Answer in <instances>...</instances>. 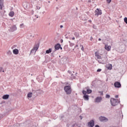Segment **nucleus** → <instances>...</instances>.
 <instances>
[{"label": "nucleus", "instance_id": "nucleus-8", "mask_svg": "<svg viewBox=\"0 0 127 127\" xmlns=\"http://www.w3.org/2000/svg\"><path fill=\"white\" fill-rule=\"evenodd\" d=\"M99 120L100 122H104L105 123L108 122L109 119L105 117L101 116L99 117Z\"/></svg>", "mask_w": 127, "mask_h": 127}, {"label": "nucleus", "instance_id": "nucleus-50", "mask_svg": "<svg viewBox=\"0 0 127 127\" xmlns=\"http://www.w3.org/2000/svg\"><path fill=\"white\" fill-rule=\"evenodd\" d=\"M76 47H78V46L77 45H76Z\"/></svg>", "mask_w": 127, "mask_h": 127}, {"label": "nucleus", "instance_id": "nucleus-24", "mask_svg": "<svg viewBox=\"0 0 127 127\" xmlns=\"http://www.w3.org/2000/svg\"><path fill=\"white\" fill-rule=\"evenodd\" d=\"M27 97H28V98H31L32 97V93L30 92V93H28Z\"/></svg>", "mask_w": 127, "mask_h": 127}, {"label": "nucleus", "instance_id": "nucleus-25", "mask_svg": "<svg viewBox=\"0 0 127 127\" xmlns=\"http://www.w3.org/2000/svg\"><path fill=\"white\" fill-rule=\"evenodd\" d=\"M0 72H4V69L1 67H0Z\"/></svg>", "mask_w": 127, "mask_h": 127}, {"label": "nucleus", "instance_id": "nucleus-17", "mask_svg": "<svg viewBox=\"0 0 127 127\" xmlns=\"http://www.w3.org/2000/svg\"><path fill=\"white\" fill-rule=\"evenodd\" d=\"M83 99L85 101H89V95H88L87 94H84Z\"/></svg>", "mask_w": 127, "mask_h": 127}, {"label": "nucleus", "instance_id": "nucleus-39", "mask_svg": "<svg viewBox=\"0 0 127 127\" xmlns=\"http://www.w3.org/2000/svg\"><path fill=\"white\" fill-rule=\"evenodd\" d=\"M60 28H63V25H61L60 26Z\"/></svg>", "mask_w": 127, "mask_h": 127}, {"label": "nucleus", "instance_id": "nucleus-44", "mask_svg": "<svg viewBox=\"0 0 127 127\" xmlns=\"http://www.w3.org/2000/svg\"><path fill=\"white\" fill-rule=\"evenodd\" d=\"M61 43H62V42H63V39L61 40Z\"/></svg>", "mask_w": 127, "mask_h": 127}, {"label": "nucleus", "instance_id": "nucleus-21", "mask_svg": "<svg viewBox=\"0 0 127 127\" xmlns=\"http://www.w3.org/2000/svg\"><path fill=\"white\" fill-rule=\"evenodd\" d=\"M105 49L106 50H107V51H110L111 50V47L108 45H105Z\"/></svg>", "mask_w": 127, "mask_h": 127}, {"label": "nucleus", "instance_id": "nucleus-47", "mask_svg": "<svg viewBox=\"0 0 127 127\" xmlns=\"http://www.w3.org/2000/svg\"><path fill=\"white\" fill-rule=\"evenodd\" d=\"M65 38H66V39H68V37H65Z\"/></svg>", "mask_w": 127, "mask_h": 127}, {"label": "nucleus", "instance_id": "nucleus-45", "mask_svg": "<svg viewBox=\"0 0 127 127\" xmlns=\"http://www.w3.org/2000/svg\"><path fill=\"white\" fill-rule=\"evenodd\" d=\"M37 9H40V7H38V6H37Z\"/></svg>", "mask_w": 127, "mask_h": 127}, {"label": "nucleus", "instance_id": "nucleus-33", "mask_svg": "<svg viewBox=\"0 0 127 127\" xmlns=\"http://www.w3.org/2000/svg\"><path fill=\"white\" fill-rule=\"evenodd\" d=\"M99 93H100V95H101V96H103V95H104V93H103V92H99Z\"/></svg>", "mask_w": 127, "mask_h": 127}, {"label": "nucleus", "instance_id": "nucleus-40", "mask_svg": "<svg viewBox=\"0 0 127 127\" xmlns=\"http://www.w3.org/2000/svg\"><path fill=\"white\" fill-rule=\"evenodd\" d=\"M72 40H75V37H72Z\"/></svg>", "mask_w": 127, "mask_h": 127}, {"label": "nucleus", "instance_id": "nucleus-32", "mask_svg": "<svg viewBox=\"0 0 127 127\" xmlns=\"http://www.w3.org/2000/svg\"><path fill=\"white\" fill-rule=\"evenodd\" d=\"M102 71V69L99 68L97 69V72H101Z\"/></svg>", "mask_w": 127, "mask_h": 127}, {"label": "nucleus", "instance_id": "nucleus-48", "mask_svg": "<svg viewBox=\"0 0 127 127\" xmlns=\"http://www.w3.org/2000/svg\"><path fill=\"white\" fill-rule=\"evenodd\" d=\"M75 127V125H73L72 126V127Z\"/></svg>", "mask_w": 127, "mask_h": 127}, {"label": "nucleus", "instance_id": "nucleus-11", "mask_svg": "<svg viewBox=\"0 0 127 127\" xmlns=\"http://www.w3.org/2000/svg\"><path fill=\"white\" fill-rule=\"evenodd\" d=\"M68 76H69V77H70V79H71V80H73V79H75V78L76 77L74 74L73 73H72V72L70 70H68Z\"/></svg>", "mask_w": 127, "mask_h": 127}, {"label": "nucleus", "instance_id": "nucleus-27", "mask_svg": "<svg viewBox=\"0 0 127 127\" xmlns=\"http://www.w3.org/2000/svg\"><path fill=\"white\" fill-rule=\"evenodd\" d=\"M124 21H125V23H126V24H127V17H125L124 18Z\"/></svg>", "mask_w": 127, "mask_h": 127}, {"label": "nucleus", "instance_id": "nucleus-52", "mask_svg": "<svg viewBox=\"0 0 127 127\" xmlns=\"http://www.w3.org/2000/svg\"><path fill=\"white\" fill-rule=\"evenodd\" d=\"M37 18H38V16L37 17Z\"/></svg>", "mask_w": 127, "mask_h": 127}, {"label": "nucleus", "instance_id": "nucleus-29", "mask_svg": "<svg viewBox=\"0 0 127 127\" xmlns=\"http://www.w3.org/2000/svg\"><path fill=\"white\" fill-rule=\"evenodd\" d=\"M80 47H81V50L84 51V46H83L82 45H80Z\"/></svg>", "mask_w": 127, "mask_h": 127}, {"label": "nucleus", "instance_id": "nucleus-38", "mask_svg": "<svg viewBox=\"0 0 127 127\" xmlns=\"http://www.w3.org/2000/svg\"><path fill=\"white\" fill-rule=\"evenodd\" d=\"M90 40H91V41H92V40H93V37H90Z\"/></svg>", "mask_w": 127, "mask_h": 127}, {"label": "nucleus", "instance_id": "nucleus-6", "mask_svg": "<svg viewBox=\"0 0 127 127\" xmlns=\"http://www.w3.org/2000/svg\"><path fill=\"white\" fill-rule=\"evenodd\" d=\"M33 93L35 96H38V95L42 94V93H43V91L40 89L38 90H33Z\"/></svg>", "mask_w": 127, "mask_h": 127}, {"label": "nucleus", "instance_id": "nucleus-1", "mask_svg": "<svg viewBox=\"0 0 127 127\" xmlns=\"http://www.w3.org/2000/svg\"><path fill=\"white\" fill-rule=\"evenodd\" d=\"M38 48H39V43L34 45L33 48L31 50L30 55L31 54H33V55H34L35 53H36V51L38 50Z\"/></svg>", "mask_w": 127, "mask_h": 127}, {"label": "nucleus", "instance_id": "nucleus-19", "mask_svg": "<svg viewBox=\"0 0 127 127\" xmlns=\"http://www.w3.org/2000/svg\"><path fill=\"white\" fill-rule=\"evenodd\" d=\"M13 54H15V55H17L19 53V51L17 49H15L13 50Z\"/></svg>", "mask_w": 127, "mask_h": 127}, {"label": "nucleus", "instance_id": "nucleus-36", "mask_svg": "<svg viewBox=\"0 0 127 127\" xmlns=\"http://www.w3.org/2000/svg\"><path fill=\"white\" fill-rule=\"evenodd\" d=\"M23 25H24L23 24H21L20 25V27H22V26H23Z\"/></svg>", "mask_w": 127, "mask_h": 127}, {"label": "nucleus", "instance_id": "nucleus-53", "mask_svg": "<svg viewBox=\"0 0 127 127\" xmlns=\"http://www.w3.org/2000/svg\"><path fill=\"white\" fill-rule=\"evenodd\" d=\"M49 25H50V23H49Z\"/></svg>", "mask_w": 127, "mask_h": 127}, {"label": "nucleus", "instance_id": "nucleus-4", "mask_svg": "<svg viewBox=\"0 0 127 127\" xmlns=\"http://www.w3.org/2000/svg\"><path fill=\"white\" fill-rule=\"evenodd\" d=\"M60 44H57V45H56L55 46V50L53 52V53L51 54V56L52 57H54V55H53V54L54 53V52H55V51H56V50H59V49H60Z\"/></svg>", "mask_w": 127, "mask_h": 127}, {"label": "nucleus", "instance_id": "nucleus-43", "mask_svg": "<svg viewBox=\"0 0 127 127\" xmlns=\"http://www.w3.org/2000/svg\"><path fill=\"white\" fill-rule=\"evenodd\" d=\"M98 40H99V41H101L102 40V39H101V38H99Z\"/></svg>", "mask_w": 127, "mask_h": 127}, {"label": "nucleus", "instance_id": "nucleus-41", "mask_svg": "<svg viewBox=\"0 0 127 127\" xmlns=\"http://www.w3.org/2000/svg\"><path fill=\"white\" fill-rule=\"evenodd\" d=\"M95 127H100L99 125H95Z\"/></svg>", "mask_w": 127, "mask_h": 127}, {"label": "nucleus", "instance_id": "nucleus-13", "mask_svg": "<svg viewBox=\"0 0 127 127\" xmlns=\"http://www.w3.org/2000/svg\"><path fill=\"white\" fill-rule=\"evenodd\" d=\"M96 58H97V59H99L98 60V62H99V63H100V64H104V61H103L101 60V59H102V57L101 56H100V55L97 56Z\"/></svg>", "mask_w": 127, "mask_h": 127}, {"label": "nucleus", "instance_id": "nucleus-34", "mask_svg": "<svg viewBox=\"0 0 127 127\" xmlns=\"http://www.w3.org/2000/svg\"><path fill=\"white\" fill-rule=\"evenodd\" d=\"M79 118H80V120H82L83 119V117L82 116H80Z\"/></svg>", "mask_w": 127, "mask_h": 127}, {"label": "nucleus", "instance_id": "nucleus-26", "mask_svg": "<svg viewBox=\"0 0 127 127\" xmlns=\"http://www.w3.org/2000/svg\"><path fill=\"white\" fill-rule=\"evenodd\" d=\"M7 55H11L12 54V53L10 51H8L7 52Z\"/></svg>", "mask_w": 127, "mask_h": 127}, {"label": "nucleus", "instance_id": "nucleus-37", "mask_svg": "<svg viewBox=\"0 0 127 127\" xmlns=\"http://www.w3.org/2000/svg\"><path fill=\"white\" fill-rule=\"evenodd\" d=\"M69 45H70V46H73V45H74L72 43H70Z\"/></svg>", "mask_w": 127, "mask_h": 127}, {"label": "nucleus", "instance_id": "nucleus-12", "mask_svg": "<svg viewBox=\"0 0 127 127\" xmlns=\"http://www.w3.org/2000/svg\"><path fill=\"white\" fill-rule=\"evenodd\" d=\"M91 93H92V90L89 88L87 89L86 91L85 90L82 91V94H83V95H86L87 94H91Z\"/></svg>", "mask_w": 127, "mask_h": 127}, {"label": "nucleus", "instance_id": "nucleus-49", "mask_svg": "<svg viewBox=\"0 0 127 127\" xmlns=\"http://www.w3.org/2000/svg\"><path fill=\"white\" fill-rule=\"evenodd\" d=\"M88 2H91V1H88Z\"/></svg>", "mask_w": 127, "mask_h": 127}, {"label": "nucleus", "instance_id": "nucleus-23", "mask_svg": "<svg viewBox=\"0 0 127 127\" xmlns=\"http://www.w3.org/2000/svg\"><path fill=\"white\" fill-rule=\"evenodd\" d=\"M9 16H11V17H13V15H14V12L13 11H10L9 13Z\"/></svg>", "mask_w": 127, "mask_h": 127}, {"label": "nucleus", "instance_id": "nucleus-51", "mask_svg": "<svg viewBox=\"0 0 127 127\" xmlns=\"http://www.w3.org/2000/svg\"><path fill=\"white\" fill-rule=\"evenodd\" d=\"M48 2H49V3H50V1H48Z\"/></svg>", "mask_w": 127, "mask_h": 127}, {"label": "nucleus", "instance_id": "nucleus-20", "mask_svg": "<svg viewBox=\"0 0 127 127\" xmlns=\"http://www.w3.org/2000/svg\"><path fill=\"white\" fill-rule=\"evenodd\" d=\"M74 34L76 38H78V37H80V35L79 34V32H75Z\"/></svg>", "mask_w": 127, "mask_h": 127}, {"label": "nucleus", "instance_id": "nucleus-42", "mask_svg": "<svg viewBox=\"0 0 127 127\" xmlns=\"http://www.w3.org/2000/svg\"><path fill=\"white\" fill-rule=\"evenodd\" d=\"M60 49L61 50H62V47H61V45H60Z\"/></svg>", "mask_w": 127, "mask_h": 127}, {"label": "nucleus", "instance_id": "nucleus-22", "mask_svg": "<svg viewBox=\"0 0 127 127\" xmlns=\"http://www.w3.org/2000/svg\"><path fill=\"white\" fill-rule=\"evenodd\" d=\"M51 52H52V49H49V50L46 51V53L47 54H49V53H51Z\"/></svg>", "mask_w": 127, "mask_h": 127}, {"label": "nucleus", "instance_id": "nucleus-15", "mask_svg": "<svg viewBox=\"0 0 127 127\" xmlns=\"http://www.w3.org/2000/svg\"><path fill=\"white\" fill-rule=\"evenodd\" d=\"M2 98L3 100H7V99L9 98V95L8 94L4 95Z\"/></svg>", "mask_w": 127, "mask_h": 127}, {"label": "nucleus", "instance_id": "nucleus-28", "mask_svg": "<svg viewBox=\"0 0 127 127\" xmlns=\"http://www.w3.org/2000/svg\"><path fill=\"white\" fill-rule=\"evenodd\" d=\"M110 95H108V94L106 95V98L107 99H110Z\"/></svg>", "mask_w": 127, "mask_h": 127}, {"label": "nucleus", "instance_id": "nucleus-31", "mask_svg": "<svg viewBox=\"0 0 127 127\" xmlns=\"http://www.w3.org/2000/svg\"><path fill=\"white\" fill-rule=\"evenodd\" d=\"M112 1V0H107V2H108V3H111Z\"/></svg>", "mask_w": 127, "mask_h": 127}, {"label": "nucleus", "instance_id": "nucleus-7", "mask_svg": "<svg viewBox=\"0 0 127 127\" xmlns=\"http://www.w3.org/2000/svg\"><path fill=\"white\" fill-rule=\"evenodd\" d=\"M17 29V27H16V25H14L11 26L9 29H8V31L9 32H13V31H15Z\"/></svg>", "mask_w": 127, "mask_h": 127}, {"label": "nucleus", "instance_id": "nucleus-16", "mask_svg": "<svg viewBox=\"0 0 127 127\" xmlns=\"http://www.w3.org/2000/svg\"><path fill=\"white\" fill-rule=\"evenodd\" d=\"M106 68H107L108 70H112L113 68V65H112V64H108L107 65Z\"/></svg>", "mask_w": 127, "mask_h": 127}, {"label": "nucleus", "instance_id": "nucleus-3", "mask_svg": "<svg viewBox=\"0 0 127 127\" xmlns=\"http://www.w3.org/2000/svg\"><path fill=\"white\" fill-rule=\"evenodd\" d=\"M110 103L113 107H116V106H118V105H119L120 101L118 99L111 98L110 100Z\"/></svg>", "mask_w": 127, "mask_h": 127}, {"label": "nucleus", "instance_id": "nucleus-9", "mask_svg": "<svg viewBox=\"0 0 127 127\" xmlns=\"http://www.w3.org/2000/svg\"><path fill=\"white\" fill-rule=\"evenodd\" d=\"M114 87L115 88H120L122 87V84H121V82L116 81L114 83Z\"/></svg>", "mask_w": 127, "mask_h": 127}, {"label": "nucleus", "instance_id": "nucleus-46", "mask_svg": "<svg viewBox=\"0 0 127 127\" xmlns=\"http://www.w3.org/2000/svg\"><path fill=\"white\" fill-rule=\"evenodd\" d=\"M61 118H62V119L63 118H64V116H62Z\"/></svg>", "mask_w": 127, "mask_h": 127}, {"label": "nucleus", "instance_id": "nucleus-30", "mask_svg": "<svg viewBox=\"0 0 127 127\" xmlns=\"http://www.w3.org/2000/svg\"><path fill=\"white\" fill-rule=\"evenodd\" d=\"M95 55L96 57L97 56H98V55H99V52H96L95 53Z\"/></svg>", "mask_w": 127, "mask_h": 127}, {"label": "nucleus", "instance_id": "nucleus-2", "mask_svg": "<svg viewBox=\"0 0 127 127\" xmlns=\"http://www.w3.org/2000/svg\"><path fill=\"white\" fill-rule=\"evenodd\" d=\"M64 90L66 95H71V93H72V89H71L70 85H66L64 86Z\"/></svg>", "mask_w": 127, "mask_h": 127}, {"label": "nucleus", "instance_id": "nucleus-10", "mask_svg": "<svg viewBox=\"0 0 127 127\" xmlns=\"http://www.w3.org/2000/svg\"><path fill=\"white\" fill-rule=\"evenodd\" d=\"M94 126H95V121L93 120L88 123V127H93Z\"/></svg>", "mask_w": 127, "mask_h": 127}, {"label": "nucleus", "instance_id": "nucleus-5", "mask_svg": "<svg viewBox=\"0 0 127 127\" xmlns=\"http://www.w3.org/2000/svg\"><path fill=\"white\" fill-rule=\"evenodd\" d=\"M95 16L98 17L99 15H101L102 14V10H100L99 8H97L96 10L94 11Z\"/></svg>", "mask_w": 127, "mask_h": 127}, {"label": "nucleus", "instance_id": "nucleus-18", "mask_svg": "<svg viewBox=\"0 0 127 127\" xmlns=\"http://www.w3.org/2000/svg\"><path fill=\"white\" fill-rule=\"evenodd\" d=\"M3 6V0H0V9H2Z\"/></svg>", "mask_w": 127, "mask_h": 127}, {"label": "nucleus", "instance_id": "nucleus-35", "mask_svg": "<svg viewBox=\"0 0 127 127\" xmlns=\"http://www.w3.org/2000/svg\"><path fill=\"white\" fill-rule=\"evenodd\" d=\"M118 98H119V95H116L115 96V98L118 99Z\"/></svg>", "mask_w": 127, "mask_h": 127}, {"label": "nucleus", "instance_id": "nucleus-14", "mask_svg": "<svg viewBox=\"0 0 127 127\" xmlns=\"http://www.w3.org/2000/svg\"><path fill=\"white\" fill-rule=\"evenodd\" d=\"M102 98L101 97H97L95 100V103H101V102L102 101Z\"/></svg>", "mask_w": 127, "mask_h": 127}]
</instances>
